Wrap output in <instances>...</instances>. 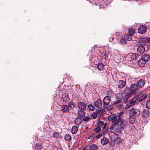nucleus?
Segmentation results:
<instances>
[{
	"mask_svg": "<svg viewBox=\"0 0 150 150\" xmlns=\"http://www.w3.org/2000/svg\"><path fill=\"white\" fill-rule=\"evenodd\" d=\"M114 39V38L113 37H110L109 38V41L110 42H112Z\"/></svg>",
	"mask_w": 150,
	"mask_h": 150,
	"instance_id": "09e8293b",
	"label": "nucleus"
},
{
	"mask_svg": "<svg viewBox=\"0 0 150 150\" xmlns=\"http://www.w3.org/2000/svg\"><path fill=\"white\" fill-rule=\"evenodd\" d=\"M115 52L116 53L118 54L119 53V51L117 50H115Z\"/></svg>",
	"mask_w": 150,
	"mask_h": 150,
	"instance_id": "3c124183",
	"label": "nucleus"
},
{
	"mask_svg": "<svg viewBox=\"0 0 150 150\" xmlns=\"http://www.w3.org/2000/svg\"><path fill=\"white\" fill-rule=\"evenodd\" d=\"M128 55L132 60H136L139 57V55L136 53H130Z\"/></svg>",
	"mask_w": 150,
	"mask_h": 150,
	"instance_id": "9b49d317",
	"label": "nucleus"
},
{
	"mask_svg": "<svg viewBox=\"0 0 150 150\" xmlns=\"http://www.w3.org/2000/svg\"><path fill=\"white\" fill-rule=\"evenodd\" d=\"M94 104L97 108H100L102 107V102L100 100L97 99L94 102Z\"/></svg>",
	"mask_w": 150,
	"mask_h": 150,
	"instance_id": "6e6552de",
	"label": "nucleus"
},
{
	"mask_svg": "<svg viewBox=\"0 0 150 150\" xmlns=\"http://www.w3.org/2000/svg\"><path fill=\"white\" fill-rule=\"evenodd\" d=\"M126 85V82L123 80H122L119 81L118 83V86L120 88H123Z\"/></svg>",
	"mask_w": 150,
	"mask_h": 150,
	"instance_id": "6ab92c4d",
	"label": "nucleus"
},
{
	"mask_svg": "<svg viewBox=\"0 0 150 150\" xmlns=\"http://www.w3.org/2000/svg\"><path fill=\"white\" fill-rule=\"evenodd\" d=\"M137 50L138 53L142 54L145 51V48L143 46H140L137 48Z\"/></svg>",
	"mask_w": 150,
	"mask_h": 150,
	"instance_id": "a211bd4d",
	"label": "nucleus"
},
{
	"mask_svg": "<svg viewBox=\"0 0 150 150\" xmlns=\"http://www.w3.org/2000/svg\"><path fill=\"white\" fill-rule=\"evenodd\" d=\"M129 94H127L125 96L124 100L125 103H126L127 102V101L126 100H127V99H128L129 98Z\"/></svg>",
	"mask_w": 150,
	"mask_h": 150,
	"instance_id": "37998d69",
	"label": "nucleus"
},
{
	"mask_svg": "<svg viewBox=\"0 0 150 150\" xmlns=\"http://www.w3.org/2000/svg\"><path fill=\"white\" fill-rule=\"evenodd\" d=\"M104 65L102 63H99L97 66V68L99 70H101L104 68Z\"/></svg>",
	"mask_w": 150,
	"mask_h": 150,
	"instance_id": "2f4dec72",
	"label": "nucleus"
},
{
	"mask_svg": "<svg viewBox=\"0 0 150 150\" xmlns=\"http://www.w3.org/2000/svg\"><path fill=\"white\" fill-rule=\"evenodd\" d=\"M91 117L89 116L84 117L83 118V120L84 121L88 122L90 120Z\"/></svg>",
	"mask_w": 150,
	"mask_h": 150,
	"instance_id": "c9c22d12",
	"label": "nucleus"
},
{
	"mask_svg": "<svg viewBox=\"0 0 150 150\" xmlns=\"http://www.w3.org/2000/svg\"><path fill=\"white\" fill-rule=\"evenodd\" d=\"M62 96L64 102H67L69 100L68 96L66 93H63L62 95Z\"/></svg>",
	"mask_w": 150,
	"mask_h": 150,
	"instance_id": "412c9836",
	"label": "nucleus"
},
{
	"mask_svg": "<svg viewBox=\"0 0 150 150\" xmlns=\"http://www.w3.org/2000/svg\"><path fill=\"white\" fill-rule=\"evenodd\" d=\"M116 99L120 100L122 101L123 98V94L121 92L118 93L116 96Z\"/></svg>",
	"mask_w": 150,
	"mask_h": 150,
	"instance_id": "4be33fe9",
	"label": "nucleus"
},
{
	"mask_svg": "<svg viewBox=\"0 0 150 150\" xmlns=\"http://www.w3.org/2000/svg\"><path fill=\"white\" fill-rule=\"evenodd\" d=\"M110 100V98L109 96L105 97L103 100V103L104 107L107 108L110 105L109 103Z\"/></svg>",
	"mask_w": 150,
	"mask_h": 150,
	"instance_id": "39448f33",
	"label": "nucleus"
},
{
	"mask_svg": "<svg viewBox=\"0 0 150 150\" xmlns=\"http://www.w3.org/2000/svg\"><path fill=\"white\" fill-rule=\"evenodd\" d=\"M68 106L69 108L71 109L74 108L75 107V104L72 102L70 101L68 103Z\"/></svg>",
	"mask_w": 150,
	"mask_h": 150,
	"instance_id": "c85d7f7f",
	"label": "nucleus"
},
{
	"mask_svg": "<svg viewBox=\"0 0 150 150\" xmlns=\"http://www.w3.org/2000/svg\"><path fill=\"white\" fill-rule=\"evenodd\" d=\"M145 83L144 80L140 79L137 82V84L139 88L143 86L144 85Z\"/></svg>",
	"mask_w": 150,
	"mask_h": 150,
	"instance_id": "ddd939ff",
	"label": "nucleus"
},
{
	"mask_svg": "<svg viewBox=\"0 0 150 150\" xmlns=\"http://www.w3.org/2000/svg\"><path fill=\"white\" fill-rule=\"evenodd\" d=\"M42 148V146L39 144H36L35 146V148L37 149H40Z\"/></svg>",
	"mask_w": 150,
	"mask_h": 150,
	"instance_id": "e433bc0d",
	"label": "nucleus"
},
{
	"mask_svg": "<svg viewBox=\"0 0 150 150\" xmlns=\"http://www.w3.org/2000/svg\"><path fill=\"white\" fill-rule=\"evenodd\" d=\"M125 39H121L119 41V42L121 44H124L125 42Z\"/></svg>",
	"mask_w": 150,
	"mask_h": 150,
	"instance_id": "a18cd8bd",
	"label": "nucleus"
},
{
	"mask_svg": "<svg viewBox=\"0 0 150 150\" xmlns=\"http://www.w3.org/2000/svg\"><path fill=\"white\" fill-rule=\"evenodd\" d=\"M116 125L120 127H123L125 126L127 124V122L124 120L120 117H118V119L116 122Z\"/></svg>",
	"mask_w": 150,
	"mask_h": 150,
	"instance_id": "7ed1b4c3",
	"label": "nucleus"
},
{
	"mask_svg": "<svg viewBox=\"0 0 150 150\" xmlns=\"http://www.w3.org/2000/svg\"><path fill=\"white\" fill-rule=\"evenodd\" d=\"M136 1L139 2L141 1V0H135Z\"/></svg>",
	"mask_w": 150,
	"mask_h": 150,
	"instance_id": "603ef678",
	"label": "nucleus"
},
{
	"mask_svg": "<svg viewBox=\"0 0 150 150\" xmlns=\"http://www.w3.org/2000/svg\"><path fill=\"white\" fill-rule=\"evenodd\" d=\"M88 107L90 110L93 111L95 109V107L91 104L89 105Z\"/></svg>",
	"mask_w": 150,
	"mask_h": 150,
	"instance_id": "f704fd0d",
	"label": "nucleus"
},
{
	"mask_svg": "<svg viewBox=\"0 0 150 150\" xmlns=\"http://www.w3.org/2000/svg\"><path fill=\"white\" fill-rule=\"evenodd\" d=\"M108 139L105 137L103 138L101 140V143L103 145H106L108 143Z\"/></svg>",
	"mask_w": 150,
	"mask_h": 150,
	"instance_id": "f3484780",
	"label": "nucleus"
},
{
	"mask_svg": "<svg viewBox=\"0 0 150 150\" xmlns=\"http://www.w3.org/2000/svg\"><path fill=\"white\" fill-rule=\"evenodd\" d=\"M146 62L142 59L141 58L138 61V64L139 66L141 67H144Z\"/></svg>",
	"mask_w": 150,
	"mask_h": 150,
	"instance_id": "dca6fc26",
	"label": "nucleus"
},
{
	"mask_svg": "<svg viewBox=\"0 0 150 150\" xmlns=\"http://www.w3.org/2000/svg\"><path fill=\"white\" fill-rule=\"evenodd\" d=\"M145 62L148 61L150 59V55L148 54H144L142 58Z\"/></svg>",
	"mask_w": 150,
	"mask_h": 150,
	"instance_id": "5701e85b",
	"label": "nucleus"
},
{
	"mask_svg": "<svg viewBox=\"0 0 150 150\" xmlns=\"http://www.w3.org/2000/svg\"><path fill=\"white\" fill-rule=\"evenodd\" d=\"M81 119L79 117H77L74 121V123L75 125H79L81 124Z\"/></svg>",
	"mask_w": 150,
	"mask_h": 150,
	"instance_id": "cd10ccee",
	"label": "nucleus"
},
{
	"mask_svg": "<svg viewBox=\"0 0 150 150\" xmlns=\"http://www.w3.org/2000/svg\"><path fill=\"white\" fill-rule=\"evenodd\" d=\"M137 97H134L131 100L129 103H127L126 105V109H128L130 107L133 106L137 102Z\"/></svg>",
	"mask_w": 150,
	"mask_h": 150,
	"instance_id": "20e7f679",
	"label": "nucleus"
},
{
	"mask_svg": "<svg viewBox=\"0 0 150 150\" xmlns=\"http://www.w3.org/2000/svg\"><path fill=\"white\" fill-rule=\"evenodd\" d=\"M115 36L116 37V39L117 40H118L119 39L118 37H119L120 36L119 33L117 32L115 34Z\"/></svg>",
	"mask_w": 150,
	"mask_h": 150,
	"instance_id": "49530a36",
	"label": "nucleus"
},
{
	"mask_svg": "<svg viewBox=\"0 0 150 150\" xmlns=\"http://www.w3.org/2000/svg\"><path fill=\"white\" fill-rule=\"evenodd\" d=\"M135 30L134 28H129L128 30V33L133 35L135 33Z\"/></svg>",
	"mask_w": 150,
	"mask_h": 150,
	"instance_id": "a878e982",
	"label": "nucleus"
},
{
	"mask_svg": "<svg viewBox=\"0 0 150 150\" xmlns=\"http://www.w3.org/2000/svg\"><path fill=\"white\" fill-rule=\"evenodd\" d=\"M129 120L130 123L131 124L133 123L135 120V116L133 115H130Z\"/></svg>",
	"mask_w": 150,
	"mask_h": 150,
	"instance_id": "b1692460",
	"label": "nucleus"
},
{
	"mask_svg": "<svg viewBox=\"0 0 150 150\" xmlns=\"http://www.w3.org/2000/svg\"><path fill=\"white\" fill-rule=\"evenodd\" d=\"M115 128V132L117 135H120L122 133V131L123 129V127L119 126H115L114 125H112L110 127L111 130H113Z\"/></svg>",
	"mask_w": 150,
	"mask_h": 150,
	"instance_id": "f03ea898",
	"label": "nucleus"
},
{
	"mask_svg": "<svg viewBox=\"0 0 150 150\" xmlns=\"http://www.w3.org/2000/svg\"><path fill=\"white\" fill-rule=\"evenodd\" d=\"M53 136L54 137L58 138L60 137V134L57 132H55L53 134Z\"/></svg>",
	"mask_w": 150,
	"mask_h": 150,
	"instance_id": "4c0bfd02",
	"label": "nucleus"
},
{
	"mask_svg": "<svg viewBox=\"0 0 150 150\" xmlns=\"http://www.w3.org/2000/svg\"><path fill=\"white\" fill-rule=\"evenodd\" d=\"M115 101L113 102V104L114 105H116L118 104H119V103H120L121 102L122 100H118Z\"/></svg>",
	"mask_w": 150,
	"mask_h": 150,
	"instance_id": "79ce46f5",
	"label": "nucleus"
},
{
	"mask_svg": "<svg viewBox=\"0 0 150 150\" xmlns=\"http://www.w3.org/2000/svg\"><path fill=\"white\" fill-rule=\"evenodd\" d=\"M139 88L138 85L136 83L132 84L130 86V89L132 91L137 90Z\"/></svg>",
	"mask_w": 150,
	"mask_h": 150,
	"instance_id": "4468645a",
	"label": "nucleus"
},
{
	"mask_svg": "<svg viewBox=\"0 0 150 150\" xmlns=\"http://www.w3.org/2000/svg\"><path fill=\"white\" fill-rule=\"evenodd\" d=\"M61 110L63 112H67L69 111V106L66 105H62L61 106Z\"/></svg>",
	"mask_w": 150,
	"mask_h": 150,
	"instance_id": "0eeeda50",
	"label": "nucleus"
},
{
	"mask_svg": "<svg viewBox=\"0 0 150 150\" xmlns=\"http://www.w3.org/2000/svg\"><path fill=\"white\" fill-rule=\"evenodd\" d=\"M146 107L147 108H150V100H148L146 102Z\"/></svg>",
	"mask_w": 150,
	"mask_h": 150,
	"instance_id": "ea45409f",
	"label": "nucleus"
},
{
	"mask_svg": "<svg viewBox=\"0 0 150 150\" xmlns=\"http://www.w3.org/2000/svg\"><path fill=\"white\" fill-rule=\"evenodd\" d=\"M146 96L147 95L146 94H143L142 96H141L138 99L137 98V102H139L142 101L146 98Z\"/></svg>",
	"mask_w": 150,
	"mask_h": 150,
	"instance_id": "bb28decb",
	"label": "nucleus"
},
{
	"mask_svg": "<svg viewBox=\"0 0 150 150\" xmlns=\"http://www.w3.org/2000/svg\"><path fill=\"white\" fill-rule=\"evenodd\" d=\"M104 124V122L102 121H100L98 123V126L101 127Z\"/></svg>",
	"mask_w": 150,
	"mask_h": 150,
	"instance_id": "a19ab883",
	"label": "nucleus"
},
{
	"mask_svg": "<svg viewBox=\"0 0 150 150\" xmlns=\"http://www.w3.org/2000/svg\"><path fill=\"white\" fill-rule=\"evenodd\" d=\"M118 109H123L124 108V106L122 105H119L117 107Z\"/></svg>",
	"mask_w": 150,
	"mask_h": 150,
	"instance_id": "de8ad7c7",
	"label": "nucleus"
},
{
	"mask_svg": "<svg viewBox=\"0 0 150 150\" xmlns=\"http://www.w3.org/2000/svg\"><path fill=\"white\" fill-rule=\"evenodd\" d=\"M78 108L79 110H85L86 108V104L81 101H78L77 103Z\"/></svg>",
	"mask_w": 150,
	"mask_h": 150,
	"instance_id": "423d86ee",
	"label": "nucleus"
},
{
	"mask_svg": "<svg viewBox=\"0 0 150 150\" xmlns=\"http://www.w3.org/2000/svg\"><path fill=\"white\" fill-rule=\"evenodd\" d=\"M78 130V127L76 126H74L72 127L71 132L73 134H75L77 133Z\"/></svg>",
	"mask_w": 150,
	"mask_h": 150,
	"instance_id": "393cba45",
	"label": "nucleus"
},
{
	"mask_svg": "<svg viewBox=\"0 0 150 150\" xmlns=\"http://www.w3.org/2000/svg\"><path fill=\"white\" fill-rule=\"evenodd\" d=\"M148 42H150V37L148 38Z\"/></svg>",
	"mask_w": 150,
	"mask_h": 150,
	"instance_id": "864d4df0",
	"label": "nucleus"
},
{
	"mask_svg": "<svg viewBox=\"0 0 150 150\" xmlns=\"http://www.w3.org/2000/svg\"><path fill=\"white\" fill-rule=\"evenodd\" d=\"M88 128V127H85V129H87Z\"/></svg>",
	"mask_w": 150,
	"mask_h": 150,
	"instance_id": "5fc2aeb1",
	"label": "nucleus"
},
{
	"mask_svg": "<svg viewBox=\"0 0 150 150\" xmlns=\"http://www.w3.org/2000/svg\"><path fill=\"white\" fill-rule=\"evenodd\" d=\"M64 139L65 140L69 141L71 139V137L70 135L69 134H67L65 135Z\"/></svg>",
	"mask_w": 150,
	"mask_h": 150,
	"instance_id": "72a5a7b5",
	"label": "nucleus"
},
{
	"mask_svg": "<svg viewBox=\"0 0 150 150\" xmlns=\"http://www.w3.org/2000/svg\"><path fill=\"white\" fill-rule=\"evenodd\" d=\"M146 31V28L143 25H140L138 29V31L139 33L143 34Z\"/></svg>",
	"mask_w": 150,
	"mask_h": 150,
	"instance_id": "1a4fd4ad",
	"label": "nucleus"
},
{
	"mask_svg": "<svg viewBox=\"0 0 150 150\" xmlns=\"http://www.w3.org/2000/svg\"><path fill=\"white\" fill-rule=\"evenodd\" d=\"M132 35L127 33L125 36V39L127 40L130 41L132 39Z\"/></svg>",
	"mask_w": 150,
	"mask_h": 150,
	"instance_id": "c756f323",
	"label": "nucleus"
},
{
	"mask_svg": "<svg viewBox=\"0 0 150 150\" xmlns=\"http://www.w3.org/2000/svg\"><path fill=\"white\" fill-rule=\"evenodd\" d=\"M98 149V146L97 145L93 144L90 147L89 150H97Z\"/></svg>",
	"mask_w": 150,
	"mask_h": 150,
	"instance_id": "7c9ffc66",
	"label": "nucleus"
},
{
	"mask_svg": "<svg viewBox=\"0 0 150 150\" xmlns=\"http://www.w3.org/2000/svg\"><path fill=\"white\" fill-rule=\"evenodd\" d=\"M141 40L143 41V42L146 43L148 42V38H142Z\"/></svg>",
	"mask_w": 150,
	"mask_h": 150,
	"instance_id": "58836bf2",
	"label": "nucleus"
},
{
	"mask_svg": "<svg viewBox=\"0 0 150 150\" xmlns=\"http://www.w3.org/2000/svg\"><path fill=\"white\" fill-rule=\"evenodd\" d=\"M85 110H79L77 112V115L78 116L82 118L86 114V112L84 111Z\"/></svg>",
	"mask_w": 150,
	"mask_h": 150,
	"instance_id": "9d476101",
	"label": "nucleus"
},
{
	"mask_svg": "<svg viewBox=\"0 0 150 150\" xmlns=\"http://www.w3.org/2000/svg\"><path fill=\"white\" fill-rule=\"evenodd\" d=\"M102 112V110L100 109L98 110L96 112H95L92 113L91 115V117H93V119H96L98 116V113H101Z\"/></svg>",
	"mask_w": 150,
	"mask_h": 150,
	"instance_id": "f8f14e48",
	"label": "nucleus"
},
{
	"mask_svg": "<svg viewBox=\"0 0 150 150\" xmlns=\"http://www.w3.org/2000/svg\"><path fill=\"white\" fill-rule=\"evenodd\" d=\"M102 134L101 133H100V134H98L96 136V138H97V139L99 138L100 137L102 136Z\"/></svg>",
	"mask_w": 150,
	"mask_h": 150,
	"instance_id": "8fccbe9b",
	"label": "nucleus"
},
{
	"mask_svg": "<svg viewBox=\"0 0 150 150\" xmlns=\"http://www.w3.org/2000/svg\"><path fill=\"white\" fill-rule=\"evenodd\" d=\"M94 131L97 133L99 132L101 130V128L100 127H97L94 129Z\"/></svg>",
	"mask_w": 150,
	"mask_h": 150,
	"instance_id": "c03bdc74",
	"label": "nucleus"
},
{
	"mask_svg": "<svg viewBox=\"0 0 150 150\" xmlns=\"http://www.w3.org/2000/svg\"><path fill=\"white\" fill-rule=\"evenodd\" d=\"M93 137V135H92H92H91V137Z\"/></svg>",
	"mask_w": 150,
	"mask_h": 150,
	"instance_id": "4d7b16f0",
	"label": "nucleus"
},
{
	"mask_svg": "<svg viewBox=\"0 0 150 150\" xmlns=\"http://www.w3.org/2000/svg\"><path fill=\"white\" fill-rule=\"evenodd\" d=\"M106 125H105V126H104V127H103V129H105V127H106Z\"/></svg>",
	"mask_w": 150,
	"mask_h": 150,
	"instance_id": "6e6d98bb",
	"label": "nucleus"
},
{
	"mask_svg": "<svg viewBox=\"0 0 150 150\" xmlns=\"http://www.w3.org/2000/svg\"><path fill=\"white\" fill-rule=\"evenodd\" d=\"M121 142V140L120 139V138L119 137H117L114 140V142L116 144H118Z\"/></svg>",
	"mask_w": 150,
	"mask_h": 150,
	"instance_id": "473e14b6",
	"label": "nucleus"
},
{
	"mask_svg": "<svg viewBox=\"0 0 150 150\" xmlns=\"http://www.w3.org/2000/svg\"><path fill=\"white\" fill-rule=\"evenodd\" d=\"M128 111L130 115H133L135 116H138L141 113V111L139 109L133 108L129 109Z\"/></svg>",
	"mask_w": 150,
	"mask_h": 150,
	"instance_id": "f257e3e1",
	"label": "nucleus"
},
{
	"mask_svg": "<svg viewBox=\"0 0 150 150\" xmlns=\"http://www.w3.org/2000/svg\"><path fill=\"white\" fill-rule=\"evenodd\" d=\"M142 115L144 117H148L149 115V110L146 109H144L142 112Z\"/></svg>",
	"mask_w": 150,
	"mask_h": 150,
	"instance_id": "2eb2a0df",
	"label": "nucleus"
},
{
	"mask_svg": "<svg viewBox=\"0 0 150 150\" xmlns=\"http://www.w3.org/2000/svg\"><path fill=\"white\" fill-rule=\"evenodd\" d=\"M117 119V116L115 115H112L110 116L108 118L110 121H112V122H114Z\"/></svg>",
	"mask_w": 150,
	"mask_h": 150,
	"instance_id": "aec40b11",
	"label": "nucleus"
},
{
	"mask_svg": "<svg viewBox=\"0 0 150 150\" xmlns=\"http://www.w3.org/2000/svg\"><path fill=\"white\" fill-rule=\"evenodd\" d=\"M83 150H86V149H84Z\"/></svg>",
	"mask_w": 150,
	"mask_h": 150,
	"instance_id": "13d9d810",
	"label": "nucleus"
}]
</instances>
